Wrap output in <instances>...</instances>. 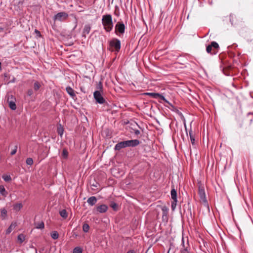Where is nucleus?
I'll use <instances>...</instances> for the list:
<instances>
[{
	"label": "nucleus",
	"instance_id": "f704fd0d",
	"mask_svg": "<svg viewBox=\"0 0 253 253\" xmlns=\"http://www.w3.org/2000/svg\"><path fill=\"white\" fill-rule=\"evenodd\" d=\"M110 207L114 210V211H117V208H118V205L116 203H115V202H112L111 204H110Z\"/></svg>",
	"mask_w": 253,
	"mask_h": 253
},
{
	"label": "nucleus",
	"instance_id": "6e6552de",
	"mask_svg": "<svg viewBox=\"0 0 253 253\" xmlns=\"http://www.w3.org/2000/svg\"><path fill=\"white\" fill-rule=\"evenodd\" d=\"M68 17V14L65 12H60L55 15L53 17L54 21L58 20L63 21L66 20Z\"/></svg>",
	"mask_w": 253,
	"mask_h": 253
},
{
	"label": "nucleus",
	"instance_id": "c85d7f7f",
	"mask_svg": "<svg viewBox=\"0 0 253 253\" xmlns=\"http://www.w3.org/2000/svg\"><path fill=\"white\" fill-rule=\"evenodd\" d=\"M190 138L193 145H195V137L192 132H189Z\"/></svg>",
	"mask_w": 253,
	"mask_h": 253
},
{
	"label": "nucleus",
	"instance_id": "7c9ffc66",
	"mask_svg": "<svg viewBox=\"0 0 253 253\" xmlns=\"http://www.w3.org/2000/svg\"><path fill=\"white\" fill-rule=\"evenodd\" d=\"M62 156L65 159L67 158L68 156V152L66 149H63V150L62 151Z\"/></svg>",
	"mask_w": 253,
	"mask_h": 253
},
{
	"label": "nucleus",
	"instance_id": "c9c22d12",
	"mask_svg": "<svg viewBox=\"0 0 253 253\" xmlns=\"http://www.w3.org/2000/svg\"><path fill=\"white\" fill-rule=\"evenodd\" d=\"M5 189L3 186H0V193L2 195H5Z\"/></svg>",
	"mask_w": 253,
	"mask_h": 253
},
{
	"label": "nucleus",
	"instance_id": "e433bc0d",
	"mask_svg": "<svg viewBox=\"0 0 253 253\" xmlns=\"http://www.w3.org/2000/svg\"><path fill=\"white\" fill-rule=\"evenodd\" d=\"M17 145H15L14 147V149L11 151L10 154L11 155H14V154H15V153L17 152Z\"/></svg>",
	"mask_w": 253,
	"mask_h": 253
},
{
	"label": "nucleus",
	"instance_id": "f03ea898",
	"mask_svg": "<svg viewBox=\"0 0 253 253\" xmlns=\"http://www.w3.org/2000/svg\"><path fill=\"white\" fill-rule=\"evenodd\" d=\"M102 23L104 30L107 32L111 31L113 28L112 17L111 14L104 15L102 18Z\"/></svg>",
	"mask_w": 253,
	"mask_h": 253
},
{
	"label": "nucleus",
	"instance_id": "7ed1b4c3",
	"mask_svg": "<svg viewBox=\"0 0 253 253\" xmlns=\"http://www.w3.org/2000/svg\"><path fill=\"white\" fill-rule=\"evenodd\" d=\"M108 49L111 52H118L121 49V41L117 38H113L108 42Z\"/></svg>",
	"mask_w": 253,
	"mask_h": 253
},
{
	"label": "nucleus",
	"instance_id": "37998d69",
	"mask_svg": "<svg viewBox=\"0 0 253 253\" xmlns=\"http://www.w3.org/2000/svg\"><path fill=\"white\" fill-rule=\"evenodd\" d=\"M126 253H135L133 250H129Z\"/></svg>",
	"mask_w": 253,
	"mask_h": 253
},
{
	"label": "nucleus",
	"instance_id": "ea45409f",
	"mask_svg": "<svg viewBox=\"0 0 253 253\" xmlns=\"http://www.w3.org/2000/svg\"><path fill=\"white\" fill-rule=\"evenodd\" d=\"M35 33L38 37H40L41 36L40 32L37 29L35 30Z\"/></svg>",
	"mask_w": 253,
	"mask_h": 253
},
{
	"label": "nucleus",
	"instance_id": "58836bf2",
	"mask_svg": "<svg viewBox=\"0 0 253 253\" xmlns=\"http://www.w3.org/2000/svg\"><path fill=\"white\" fill-rule=\"evenodd\" d=\"M33 94V91L32 89H30L28 90L27 91V94L29 95V96H31L32 94Z\"/></svg>",
	"mask_w": 253,
	"mask_h": 253
},
{
	"label": "nucleus",
	"instance_id": "a878e982",
	"mask_svg": "<svg viewBox=\"0 0 253 253\" xmlns=\"http://www.w3.org/2000/svg\"><path fill=\"white\" fill-rule=\"evenodd\" d=\"M51 237L53 239H57L58 238L59 234L57 231H53L51 233Z\"/></svg>",
	"mask_w": 253,
	"mask_h": 253
},
{
	"label": "nucleus",
	"instance_id": "bb28decb",
	"mask_svg": "<svg viewBox=\"0 0 253 253\" xmlns=\"http://www.w3.org/2000/svg\"><path fill=\"white\" fill-rule=\"evenodd\" d=\"M41 86V84L38 82H37V81L35 82L34 84V90L35 91L38 90L40 89Z\"/></svg>",
	"mask_w": 253,
	"mask_h": 253
},
{
	"label": "nucleus",
	"instance_id": "6ab92c4d",
	"mask_svg": "<svg viewBox=\"0 0 253 253\" xmlns=\"http://www.w3.org/2000/svg\"><path fill=\"white\" fill-rule=\"evenodd\" d=\"M15 102L16 101H11L8 102L9 108L12 110H15L16 109Z\"/></svg>",
	"mask_w": 253,
	"mask_h": 253
},
{
	"label": "nucleus",
	"instance_id": "4c0bfd02",
	"mask_svg": "<svg viewBox=\"0 0 253 253\" xmlns=\"http://www.w3.org/2000/svg\"><path fill=\"white\" fill-rule=\"evenodd\" d=\"M180 253H192L191 251H188L186 249H184V250H180Z\"/></svg>",
	"mask_w": 253,
	"mask_h": 253
},
{
	"label": "nucleus",
	"instance_id": "9d476101",
	"mask_svg": "<svg viewBox=\"0 0 253 253\" xmlns=\"http://www.w3.org/2000/svg\"><path fill=\"white\" fill-rule=\"evenodd\" d=\"M181 245L182 248L180 249V250H184V249H186L188 251H190V248L188 239H187V242L185 243V239L184 237H182Z\"/></svg>",
	"mask_w": 253,
	"mask_h": 253
},
{
	"label": "nucleus",
	"instance_id": "4be33fe9",
	"mask_svg": "<svg viewBox=\"0 0 253 253\" xmlns=\"http://www.w3.org/2000/svg\"><path fill=\"white\" fill-rule=\"evenodd\" d=\"M36 228L43 229L44 228V224L43 222L41 221L36 223Z\"/></svg>",
	"mask_w": 253,
	"mask_h": 253
},
{
	"label": "nucleus",
	"instance_id": "5701e85b",
	"mask_svg": "<svg viewBox=\"0 0 253 253\" xmlns=\"http://www.w3.org/2000/svg\"><path fill=\"white\" fill-rule=\"evenodd\" d=\"M23 205L21 203H18L14 205L13 209L16 211H19L22 208Z\"/></svg>",
	"mask_w": 253,
	"mask_h": 253
},
{
	"label": "nucleus",
	"instance_id": "a18cd8bd",
	"mask_svg": "<svg viewBox=\"0 0 253 253\" xmlns=\"http://www.w3.org/2000/svg\"><path fill=\"white\" fill-rule=\"evenodd\" d=\"M92 186H94V187H96V185L95 184H92Z\"/></svg>",
	"mask_w": 253,
	"mask_h": 253
},
{
	"label": "nucleus",
	"instance_id": "49530a36",
	"mask_svg": "<svg viewBox=\"0 0 253 253\" xmlns=\"http://www.w3.org/2000/svg\"><path fill=\"white\" fill-rule=\"evenodd\" d=\"M1 70V63L0 62V70Z\"/></svg>",
	"mask_w": 253,
	"mask_h": 253
},
{
	"label": "nucleus",
	"instance_id": "09e8293b",
	"mask_svg": "<svg viewBox=\"0 0 253 253\" xmlns=\"http://www.w3.org/2000/svg\"><path fill=\"white\" fill-rule=\"evenodd\" d=\"M36 253H37V251H36Z\"/></svg>",
	"mask_w": 253,
	"mask_h": 253
},
{
	"label": "nucleus",
	"instance_id": "72a5a7b5",
	"mask_svg": "<svg viewBox=\"0 0 253 253\" xmlns=\"http://www.w3.org/2000/svg\"><path fill=\"white\" fill-rule=\"evenodd\" d=\"M26 163L27 165L31 166L33 164V160L31 158H28L26 159Z\"/></svg>",
	"mask_w": 253,
	"mask_h": 253
},
{
	"label": "nucleus",
	"instance_id": "2f4dec72",
	"mask_svg": "<svg viewBox=\"0 0 253 253\" xmlns=\"http://www.w3.org/2000/svg\"><path fill=\"white\" fill-rule=\"evenodd\" d=\"M177 200H172L171 202V210L174 211L177 205Z\"/></svg>",
	"mask_w": 253,
	"mask_h": 253
},
{
	"label": "nucleus",
	"instance_id": "1a4fd4ad",
	"mask_svg": "<svg viewBox=\"0 0 253 253\" xmlns=\"http://www.w3.org/2000/svg\"><path fill=\"white\" fill-rule=\"evenodd\" d=\"M94 98L96 101L99 104H103L105 102V100L99 91L96 90L93 93Z\"/></svg>",
	"mask_w": 253,
	"mask_h": 253
},
{
	"label": "nucleus",
	"instance_id": "393cba45",
	"mask_svg": "<svg viewBox=\"0 0 253 253\" xmlns=\"http://www.w3.org/2000/svg\"><path fill=\"white\" fill-rule=\"evenodd\" d=\"M60 216L64 218H66L68 216V213L65 210H62L60 211Z\"/></svg>",
	"mask_w": 253,
	"mask_h": 253
},
{
	"label": "nucleus",
	"instance_id": "79ce46f5",
	"mask_svg": "<svg viewBox=\"0 0 253 253\" xmlns=\"http://www.w3.org/2000/svg\"><path fill=\"white\" fill-rule=\"evenodd\" d=\"M16 81V79L14 78V77H13L12 79L11 80H10L8 83H15Z\"/></svg>",
	"mask_w": 253,
	"mask_h": 253
},
{
	"label": "nucleus",
	"instance_id": "c756f323",
	"mask_svg": "<svg viewBox=\"0 0 253 253\" xmlns=\"http://www.w3.org/2000/svg\"><path fill=\"white\" fill-rule=\"evenodd\" d=\"M2 177L6 182L9 181L11 180L10 176L8 175H3Z\"/></svg>",
	"mask_w": 253,
	"mask_h": 253
},
{
	"label": "nucleus",
	"instance_id": "412c9836",
	"mask_svg": "<svg viewBox=\"0 0 253 253\" xmlns=\"http://www.w3.org/2000/svg\"><path fill=\"white\" fill-rule=\"evenodd\" d=\"M64 132V128L61 125H59L57 127V133L60 136H62Z\"/></svg>",
	"mask_w": 253,
	"mask_h": 253
},
{
	"label": "nucleus",
	"instance_id": "9b49d317",
	"mask_svg": "<svg viewBox=\"0 0 253 253\" xmlns=\"http://www.w3.org/2000/svg\"><path fill=\"white\" fill-rule=\"evenodd\" d=\"M90 30L91 26L89 24L85 25L83 29L82 36L85 38L86 35L89 33Z\"/></svg>",
	"mask_w": 253,
	"mask_h": 253
},
{
	"label": "nucleus",
	"instance_id": "c03bdc74",
	"mask_svg": "<svg viewBox=\"0 0 253 253\" xmlns=\"http://www.w3.org/2000/svg\"><path fill=\"white\" fill-rule=\"evenodd\" d=\"M3 28L2 27H0V32L3 31Z\"/></svg>",
	"mask_w": 253,
	"mask_h": 253
},
{
	"label": "nucleus",
	"instance_id": "aec40b11",
	"mask_svg": "<svg viewBox=\"0 0 253 253\" xmlns=\"http://www.w3.org/2000/svg\"><path fill=\"white\" fill-rule=\"evenodd\" d=\"M0 216L2 220L6 218L7 216V211L5 209L1 210Z\"/></svg>",
	"mask_w": 253,
	"mask_h": 253
},
{
	"label": "nucleus",
	"instance_id": "f3484780",
	"mask_svg": "<svg viewBox=\"0 0 253 253\" xmlns=\"http://www.w3.org/2000/svg\"><path fill=\"white\" fill-rule=\"evenodd\" d=\"M171 197L172 200H177V192L175 189L173 188L170 191Z\"/></svg>",
	"mask_w": 253,
	"mask_h": 253
},
{
	"label": "nucleus",
	"instance_id": "dca6fc26",
	"mask_svg": "<svg viewBox=\"0 0 253 253\" xmlns=\"http://www.w3.org/2000/svg\"><path fill=\"white\" fill-rule=\"evenodd\" d=\"M162 211L163 212V218L164 219L165 217L167 218L168 214L169 209L166 206H163L162 208Z\"/></svg>",
	"mask_w": 253,
	"mask_h": 253
},
{
	"label": "nucleus",
	"instance_id": "423d86ee",
	"mask_svg": "<svg viewBox=\"0 0 253 253\" xmlns=\"http://www.w3.org/2000/svg\"><path fill=\"white\" fill-rule=\"evenodd\" d=\"M126 27L122 22H118L115 27V33L117 35H123L125 33Z\"/></svg>",
	"mask_w": 253,
	"mask_h": 253
},
{
	"label": "nucleus",
	"instance_id": "de8ad7c7",
	"mask_svg": "<svg viewBox=\"0 0 253 253\" xmlns=\"http://www.w3.org/2000/svg\"><path fill=\"white\" fill-rule=\"evenodd\" d=\"M253 115V114H252V113H249V115Z\"/></svg>",
	"mask_w": 253,
	"mask_h": 253
},
{
	"label": "nucleus",
	"instance_id": "f257e3e1",
	"mask_svg": "<svg viewBox=\"0 0 253 253\" xmlns=\"http://www.w3.org/2000/svg\"><path fill=\"white\" fill-rule=\"evenodd\" d=\"M140 141L137 139L121 141L118 143L115 146V150L119 151L121 149L127 147H135L138 145Z\"/></svg>",
	"mask_w": 253,
	"mask_h": 253
},
{
	"label": "nucleus",
	"instance_id": "2eb2a0df",
	"mask_svg": "<svg viewBox=\"0 0 253 253\" xmlns=\"http://www.w3.org/2000/svg\"><path fill=\"white\" fill-rule=\"evenodd\" d=\"M66 90L67 93L72 97H74L76 96V94L75 93L73 89L70 86H67L66 88Z\"/></svg>",
	"mask_w": 253,
	"mask_h": 253
},
{
	"label": "nucleus",
	"instance_id": "b1692460",
	"mask_svg": "<svg viewBox=\"0 0 253 253\" xmlns=\"http://www.w3.org/2000/svg\"><path fill=\"white\" fill-rule=\"evenodd\" d=\"M7 102H10L11 101H16V98L12 94H7Z\"/></svg>",
	"mask_w": 253,
	"mask_h": 253
},
{
	"label": "nucleus",
	"instance_id": "0eeeda50",
	"mask_svg": "<svg viewBox=\"0 0 253 253\" xmlns=\"http://www.w3.org/2000/svg\"><path fill=\"white\" fill-rule=\"evenodd\" d=\"M144 95L149 96L153 98H160L161 99L163 100L165 102L168 103V104L172 106L171 103H170L166 98L165 97L162 95V94L159 93H155V92H146L144 93Z\"/></svg>",
	"mask_w": 253,
	"mask_h": 253
},
{
	"label": "nucleus",
	"instance_id": "a19ab883",
	"mask_svg": "<svg viewBox=\"0 0 253 253\" xmlns=\"http://www.w3.org/2000/svg\"><path fill=\"white\" fill-rule=\"evenodd\" d=\"M134 133L135 135H138L140 134V131L138 129L134 130Z\"/></svg>",
	"mask_w": 253,
	"mask_h": 253
},
{
	"label": "nucleus",
	"instance_id": "8fccbe9b",
	"mask_svg": "<svg viewBox=\"0 0 253 253\" xmlns=\"http://www.w3.org/2000/svg\"><path fill=\"white\" fill-rule=\"evenodd\" d=\"M192 253H193V252H192Z\"/></svg>",
	"mask_w": 253,
	"mask_h": 253
},
{
	"label": "nucleus",
	"instance_id": "cd10ccee",
	"mask_svg": "<svg viewBox=\"0 0 253 253\" xmlns=\"http://www.w3.org/2000/svg\"><path fill=\"white\" fill-rule=\"evenodd\" d=\"M89 229V226L87 223H84L83 226V230L84 232H87Z\"/></svg>",
	"mask_w": 253,
	"mask_h": 253
},
{
	"label": "nucleus",
	"instance_id": "4468645a",
	"mask_svg": "<svg viewBox=\"0 0 253 253\" xmlns=\"http://www.w3.org/2000/svg\"><path fill=\"white\" fill-rule=\"evenodd\" d=\"M17 224L16 222H12L9 227L6 230V234H9L11 233L12 230L14 229L16 226Z\"/></svg>",
	"mask_w": 253,
	"mask_h": 253
},
{
	"label": "nucleus",
	"instance_id": "473e14b6",
	"mask_svg": "<svg viewBox=\"0 0 253 253\" xmlns=\"http://www.w3.org/2000/svg\"><path fill=\"white\" fill-rule=\"evenodd\" d=\"M73 253H82V250L80 247H76L74 249Z\"/></svg>",
	"mask_w": 253,
	"mask_h": 253
},
{
	"label": "nucleus",
	"instance_id": "ddd939ff",
	"mask_svg": "<svg viewBox=\"0 0 253 253\" xmlns=\"http://www.w3.org/2000/svg\"><path fill=\"white\" fill-rule=\"evenodd\" d=\"M87 202L89 205L93 206L97 202V199L94 196L90 197L87 199Z\"/></svg>",
	"mask_w": 253,
	"mask_h": 253
},
{
	"label": "nucleus",
	"instance_id": "f8f14e48",
	"mask_svg": "<svg viewBox=\"0 0 253 253\" xmlns=\"http://www.w3.org/2000/svg\"><path fill=\"white\" fill-rule=\"evenodd\" d=\"M108 210L107 205L103 204L97 207V211L100 213H104Z\"/></svg>",
	"mask_w": 253,
	"mask_h": 253
},
{
	"label": "nucleus",
	"instance_id": "a211bd4d",
	"mask_svg": "<svg viewBox=\"0 0 253 253\" xmlns=\"http://www.w3.org/2000/svg\"><path fill=\"white\" fill-rule=\"evenodd\" d=\"M18 241L22 244L25 240V236L23 234H19L17 237Z\"/></svg>",
	"mask_w": 253,
	"mask_h": 253
},
{
	"label": "nucleus",
	"instance_id": "39448f33",
	"mask_svg": "<svg viewBox=\"0 0 253 253\" xmlns=\"http://www.w3.org/2000/svg\"><path fill=\"white\" fill-rule=\"evenodd\" d=\"M219 45L215 42H212L206 48V51L208 53L215 54L217 53L219 49Z\"/></svg>",
	"mask_w": 253,
	"mask_h": 253
},
{
	"label": "nucleus",
	"instance_id": "20e7f679",
	"mask_svg": "<svg viewBox=\"0 0 253 253\" xmlns=\"http://www.w3.org/2000/svg\"><path fill=\"white\" fill-rule=\"evenodd\" d=\"M198 194L200 198L201 202L202 203L205 207L209 208V205L206 197L205 188L202 185L199 186Z\"/></svg>",
	"mask_w": 253,
	"mask_h": 253
}]
</instances>
